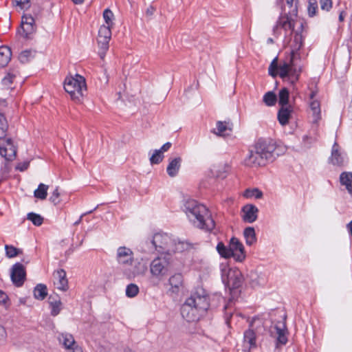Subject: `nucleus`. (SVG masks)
Wrapping results in <instances>:
<instances>
[{
  "mask_svg": "<svg viewBox=\"0 0 352 352\" xmlns=\"http://www.w3.org/2000/svg\"><path fill=\"white\" fill-rule=\"evenodd\" d=\"M279 147L271 139H259L254 148L249 151L244 160V164L248 167L257 168L272 162L280 155Z\"/></svg>",
  "mask_w": 352,
  "mask_h": 352,
  "instance_id": "f257e3e1",
  "label": "nucleus"
},
{
  "mask_svg": "<svg viewBox=\"0 0 352 352\" xmlns=\"http://www.w3.org/2000/svg\"><path fill=\"white\" fill-rule=\"evenodd\" d=\"M211 298L202 287L193 291L181 307V314L188 322L198 320L208 310Z\"/></svg>",
  "mask_w": 352,
  "mask_h": 352,
  "instance_id": "f03ea898",
  "label": "nucleus"
},
{
  "mask_svg": "<svg viewBox=\"0 0 352 352\" xmlns=\"http://www.w3.org/2000/svg\"><path fill=\"white\" fill-rule=\"evenodd\" d=\"M189 221L196 227L210 231L214 228L215 223L208 208L194 199L187 200L183 207Z\"/></svg>",
  "mask_w": 352,
  "mask_h": 352,
  "instance_id": "7ed1b4c3",
  "label": "nucleus"
},
{
  "mask_svg": "<svg viewBox=\"0 0 352 352\" xmlns=\"http://www.w3.org/2000/svg\"><path fill=\"white\" fill-rule=\"evenodd\" d=\"M115 259L120 265L123 275L129 279L143 275L147 270L145 264L140 262L135 263L133 250L126 246H120L117 248Z\"/></svg>",
  "mask_w": 352,
  "mask_h": 352,
  "instance_id": "20e7f679",
  "label": "nucleus"
},
{
  "mask_svg": "<svg viewBox=\"0 0 352 352\" xmlns=\"http://www.w3.org/2000/svg\"><path fill=\"white\" fill-rule=\"evenodd\" d=\"M221 279L224 285L231 291L232 296L238 294V292L234 290L241 287L244 280L242 273L239 270L236 268L232 269L227 266L221 268ZM232 298L224 306L225 319L228 324H229L230 319L233 316V311L232 309Z\"/></svg>",
  "mask_w": 352,
  "mask_h": 352,
  "instance_id": "39448f33",
  "label": "nucleus"
},
{
  "mask_svg": "<svg viewBox=\"0 0 352 352\" xmlns=\"http://www.w3.org/2000/svg\"><path fill=\"white\" fill-rule=\"evenodd\" d=\"M151 245L150 250H156L162 254H171L175 252H182L188 247V243H175L166 233L157 232L147 241Z\"/></svg>",
  "mask_w": 352,
  "mask_h": 352,
  "instance_id": "423d86ee",
  "label": "nucleus"
},
{
  "mask_svg": "<svg viewBox=\"0 0 352 352\" xmlns=\"http://www.w3.org/2000/svg\"><path fill=\"white\" fill-rule=\"evenodd\" d=\"M278 69V76L285 81L294 85L298 80L302 72L301 67L298 65L291 56L287 60L278 64V58L276 57L271 63L268 71Z\"/></svg>",
  "mask_w": 352,
  "mask_h": 352,
  "instance_id": "0eeeda50",
  "label": "nucleus"
},
{
  "mask_svg": "<svg viewBox=\"0 0 352 352\" xmlns=\"http://www.w3.org/2000/svg\"><path fill=\"white\" fill-rule=\"evenodd\" d=\"M64 89L73 100L80 102L84 92L87 91L85 79L79 74L67 76L64 82Z\"/></svg>",
  "mask_w": 352,
  "mask_h": 352,
  "instance_id": "6e6552de",
  "label": "nucleus"
},
{
  "mask_svg": "<svg viewBox=\"0 0 352 352\" xmlns=\"http://www.w3.org/2000/svg\"><path fill=\"white\" fill-rule=\"evenodd\" d=\"M171 264V254H162L151 261L150 264L151 274L157 278L165 276L170 271Z\"/></svg>",
  "mask_w": 352,
  "mask_h": 352,
  "instance_id": "1a4fd4ad",
  "label": "nucleus"
},
{
  "mask_svg": "<svg viewBox=\"0 0 352 352\" xmlns=\"http://www.w3.org/2000/svg\"><path fill=\"white\" fill-rule=\"evenodd\" d=\"M293 13L285 14L281 15L278 21L276 22V25L273 29L274 34L276 36L279 35L278 32V28H282L285 31L291 30L292 32H295L294 30L295 25L296 23L294 17H296L297 16V8H294L292 11Z\"/></svg>",
  "mask_w": 352,
  "mask_h": 352,
  "instance_id": "9d476101",
  "label": "nucleus"
},
{
  "mask_svg": "<svg viewBox=\"0 0 352 352\" xmlns=\"http://www.w3.org/2000/svg\"><path fill=\"white\" fill-rule=\"evenodd\" d=\"M36 30L34 19L30 14H23L18 34L26 39H30L35 34Z\"/></svg>",
  "mask_w": 352,
  "mask_h": 352,
  "instance_id": "9b49d317",
  "label": "nucleus"
},
{
  "mask_svg": "<svg viewBox=\"0 0 352 352\" xmlns=\"http://www.w3.org/2000/svg\"><path fill=\"white\" fill-rule=\"evenodd\" d=\"M25 269L21 263H16L12 267L10 277L15 286H22L25 280Z\"/></svg>",
  "mask_w": 352,
  "mask_h": 352,
  "instance_id": "f8f14e48",
  "label": "nucleus"
},
{
  "mask_svg": "<svg viewBox=\"0 0 352 352\" xmlns=\"http://www.w3.org/2000/svg\"><path fill=\"white\" fill-rule=\"evenodd\" d=\"M230 256L234 257L236 261L242 262L245 258L243 245L235 237L230 239Z\"/></svg>",
  "mask_w": 352,
  "mask_h": 352,
  "instance_id": "ddd939ff",
  "label": "nucleus"
},
{
  "mask_svg": "<svg viewBox=\"0 0 352 352\" xmlns=\"http://www.w3.org/2000/svg\"><path fill=\"white\" fill-rule=\"evenodd\" d=\"M168 285L170 286L168 293L171 294H178L184 288V276L181 273H175L168 279Z\"/></svg>",
  "mask_w": 352,
  "mask_h": 352,
  "instance_id": "4468645a",
  "label": "nucleus"
},
{
  "mask_svg": "<svg viewBox=\"0 0 352 352\" xmlns=\"http://www.w3.org/2000/svg\"><path fill=\"white\" fill-rule=\"evenodd\" d=\"M310 110L311 112V126L314 134L317 133L318 122L321 119L320 104L318 100H312L310 102Z\"/></svg>",
  "mask_w": 352,
  "mask_h": 352,
  "instance_id": "2eb2a0df",
  "label": "nucleus"
},
{
  "mask_svg": "<svg viewBox=\"0 0 352 352\" xmlns=\"http://www.w3.org/2000/svg\"><path fill=\"white\" fill-rule=\"evenodd\" d=\"M16 153L17 146L12 138L10 144L6 143L0 146V155L7 162L13 161L16 156Z\"/></svg>",
  "mask_w": 352,
  "mask_h": 352,
  "instance_id": "dca6fc26",
  "label": "nucleus"
},
{
  "mask_svg": "<svg viewBox=\"0 0 352 352\" xmlns=\"http://www.w3.org/2000/svg\"><path fill=\"white\" fill-rule=\"evenodd\" d=\"M110 27L111 26L103 25L100 28L98 31V45L104 50H107L109 48V42L111 36Z\"/></svg>",
  "mask_w": 352,
  "mask_h": 352,
  "instance_id": "f3484780",
  "label": "nucleus"
},
{
  "mask_svg": "<svg viewBox=\"0 0 352 352\" xmlns=\"http://www.w3.org/2000/svg\"><path fill=\"white\" fill-rule=\"evenodd\" d=\"M242 219L245 222L252 223L257 219L258 209L252 204H247L242 208Z\"/></svg>",
  "mask_w": 352,
  "mask_h": 352,
  "instance_id": "a211bd4d",
  "label": "nucleus"
},
{
  "mask_svg": "<svg viewBox=\"0 0 352 352\" xmlns=\"http://www.w3.org/2000/svg\"><path fill=\"white\" fill-rule=\"evenodd\" d=\"M9 124L6 116L0 113V146L3 144H10L11 137L8 135Z\"/></svg>",
  "mask_w": 352,
  "mask_h": 352,
  "instance_id": "6ab92c4d",
  "label": "nucleus"
},
{
  "mask_svg": "<svg viewBox=\"0 0 352 352\" xmlns=\"http://www.w3.org/2000/svg\"><path fill=\"white\" fill-rule=\"evenodd\" d=\"M54 284L56 287L61 291H66L68 289V281L66 278V272L60 269L54 272Z\"/></svg>",
  "mask_w": 352,
  "mask_h": 352,
  "instance_id": "aec40b11",
  "label": "nucleus"
},
{
  "mask_svg": "<svg viewBox=\"0 0 352 352\" xmlns=\"http://www.w3.org/2000/svg\"><path fill=\"white\" fill-rule=\"evenodd\" d=\"M293 108L292 106L281 107L278 111V120L282 126H285L288 124L291 118Z\"/></svg>",
  "mask_w": 352,
  "mask_h": 352,
  "instance_id": "412c9836",
  "label": "nucleus"
},
{
  "mask_svg": "<svg viewBox=\"0 0 352 352\" xmlns=\"http://www.w3.org/2000/svg\"><path fill=\"white\" fill-rule=\"evenodd\" d=\"M285 325L283 322H278L274 327L272 333L277 336V342L281 344H286L287 338L285 334Z\"/></svg>",
  "mask_w": 352,
  "mask_h": 352,
  "instance_id": "4be33fe9",
  "label": "nucleus"
},
{
  "mask_svg": "<svg viewBox=\"0 0 352 352\" xmlns=\"http://www.w3.org/2000/svg\"><path fill=\"white\" fill-rule=\"evenodd\" d=\"M329 160L332 164L336 166H342L344 163V156L339 151V146L336 142L333 145Z\"/></svg>",
  "mask_w": 352,
  "mask_h": 352,
  "instance_id": "5701e85b",
  "label": "nucleus"
},
{
  "mask_svg": "<svg viewBox=\"0 0 352 352\" xmlns=\"http://www.w3.org/2000/svg\"><path fill=\"white\" fill-rule=\"evenodd\" d=\"M181 163L182 158L180 157L170 160L166 168V172L170 177H174L177 175L181 167Z\"/></svg>",
  "mask_w": 352,
  "mask_h": 352,
  "instance_id": "b1692460",
  "label": "nucleus"
},
{
  "mask_svg": "<svg viewBox=\"0 0 352 352\" xmlns=\"http://www.w3.org/2000/svg\"><path fill=\"white\" fill-rule=\"evenodd\" d=\"M295 36L294 38V43L292 45V50L290 52V56L293 58L295 60L296 56L298 55V52L302 46V35L298 33V30H296Z\"/></svg>",
  "mask_w": 352,
  "mask_h": 352,
  "instance_id": "393cba45",
  "label": "nucleus"
},
{
  "mask_svg": "<svg viewBox=\"0 0 352 352\" xmlns=\"http://www.w3.org/2000/svg\"><path fill=\"white\" fill-rule=\"evenodd\" d=\"M12 52L8 46L0 47V68L6 67L11 60Z\"/></svg>",
  "mask_w": 352,
  "mask_h": 352,
  "instance_id": "a878e982",
  "label": "nucleus"
},
{
  "mask_svg": "<svg viewBox=\"0 0 352 352\" xmlns=\"http://www.w3.org/2000/svg\"><path fill=\"white\" fill-rule=\"evenodd\" d=\"M19 74V72L16 69H10L5 77L1 80L2 85L6 89H12V85Z\"/></svg>",
  "mask_w": 352,
  "mask_h": 352,
  "instance_id": "bb28decb",
  "label": "nucleus"
},
{
  "mask_svg": "<svg viewBox=\"0 0 352 352\" xmlns=\"http://www.w3.org/2000/svg\"><path fill=\"white\" fill-rule=\"evenodd\" d=\"M318 130L316 134H314L312 131V127L309 130L308 134L305 135L302 137V145L307 148H309L314 143L318 141Z\"/></svg>",
  "mask_w": 352,
  "mask_h": 352,
  "instance_id": "cd10ccee",
  "label": "nucleus"
},
{
  "mask_svg": "<svg viewBox=\"0 0 352 352\" xmlns=\"http://www.w3.org/2000/svg\"><path fill=\"white\" fill-rule=\"evenodd\" d=\"M49 304L51 308V314L54 316H57L61 310V301L58 297H49Z\"/></svg>",
  "mask_w": 352,
  "mask_h": 352,
  "instance_id": "c85d7f7f",
  "label": "nucleus"
},
{
  "mask_svg": "<svg viewBox=\"0 0 352 352\" xmlns=\"http://www.w3.org/2000/svg\"><path fill=\"white\" fill-rule=\"evenodd\" d=\"M342 185L345 186L349 193L352 194V173L344 172L340 176Z\"/></svg>",
  "mask_w": 352,
  "mask_h": 352,
  "instance_id": "c756f323",
  "label": "nucleus"
},
{
  "mask_svg": "<svg viewBox=\"0 0 352 352\" xmlns=\"http://www.w3.org/2000/svg\"><path fill=\"white\" fill-rule=\"evenodd\" d=\"M58 339L60 342H61L68 351L76 346V342L71 334L63 333L59 336Z\"/></svg>",
  "mask_w": 352,
  "mask_h": 352,
  "instance_id": "7c9ffc66",
  "label": "nucleus"
},
{
  "mask_svg": "<svg viewBox=\"0 0 352 352\" xmlns=\"http://www.w3.org/2000/svg\"><path fill=\"white\" fill-rule=\"evenodd\" d=\"M243 235L248 245H252L256 242V236L253 227H248L243 231Z\"/></svg>",
  "mask_w": 352,
  "mask_h": 352,
  "instance_id": "2f4dec72",
  "label": "nucleus"
},
{
  "mask_svg": "<svg viewBox=\"0 0 352 352\" xmlns=\"http://www.w3.org/2000/svg\"><path fill=\"white\" fill-rule=\"evenodd\" d=\"M244 341L245 343L249 344V350L256 346V335L253 330L248 329L244 333Z\"/></svg>",
  "mask_w": 352,
  "mask_h": 352,
  "instance_id": "473e14b6",
  "label": "nucleus"
},
{
  "mask_svg": "<svg viewBox=\"0 0 352 352\" xmlns=\"http://www.w3.org/2000/svg\"><path fill=\"white\" fill-rule=\"evenodd\" d=\"M47 287L43 284H38L34 290V296L38 300H43L47 296Z\"/></svg>",
  "mask_w": 352,
  "mask_h": 352,
  "instance_id": "72a5a7b5",
  "label": "nucleus"
},
{
  "mask_svg": "<svg viewBox=\"0 0 352 352\" xmlns=\"http://www.w3.org/2000/svg\"><path fill=\"white\" fill-rule=\"evenodd\" d=\"M36 52L32 50H26L23 51L19 56V60L22 63H26L34 58Z\"/></svg>",
  "mask_w": 352,
  "mask_h": 352,
  "instance_id": "f704fd0d",
  "label": "nucleus"
},
{
  "mask_svg": "<svg viewBox=\"0 0 352 352\" xmlns=\"http://www.w3.org/2000/svg\"><path fill=\"white\" fill-rule=\"evenodd\" d=\"M289 90L287 88H283L278 94V103L281 107H288Z\"/></svg>",
  "mask_w": 352,
  "mask_h": 352,
  "instance_id": "c9c22d12",
  "label": "nucleus"
},
{
  "mask_svg": "<svg viewBox=\"0 0 352 352\" xmlns=\"http://www.w3.org/2000/svg\"><path fill=\"white\" fill-rule=\"evenodd\" d=\"M48 186L44 184H40L36 190H34V195L40 199H45L47 195Z\"/></svg>",
  "mask_w": 352,
  "mask_h": 352,
  "instance_id": "e433bc0d",
  "label": "nucleus"
},
{
  "mask_svg": "<svg viewBox=\"0 0 352 352\" xmlns=\"http://www.w3.org/2000/svg\"><path fill=\"white\" fill-rule=\"evenodd\" d=\"M228 131H230V129L227 126L226 123L219 121L217 122L216 129H214L212 132L218 135L224 136L228 134Z\"/></svg>",
  "mask_w": 352,
  "mask_h": 352,
  "instance_id": "4c0bfd02",
  "label": "nucleus"
},
{
  "mask_svg": "<svg viewBox=\"0 0 352 352\" xmlns=\"http://www.w3.org/2000/svg\"><path fill=\"white\" fill-rule=\"evenodd\" d=\"M263 101L267 106H274L277 101L276 95L273 91H268L264 95Z\"/></svg>",
  "mask_w": 352,
  "mask_h": 352,
  "instance_id": "58836bf2",
  "label": "nucleus"
},
{
  "mask_svg": "<svg viewBox=\"0 0 352 352\" xmlns=\"http://www.w3.org/2000/svg\"><path fill=\"white\" fill-rule=\"evenodd\" d=\"M218 253L221 255V256L223 258H230V247H226L222 242L218 243L216 248Z\"/></svg>",
  "mask_w": 352,
  "mask_h": 352,
  "instance_id": "ea45409f",
  "label": "nucleus"
},
{
  "mask_svg": "<svg viewBox=\"0 0 352 352\" xmlns=\"http://www.w3.org/2000/svg\"><path fill=\"white\" fill-rule=\"evenodd\" d=\"M5 250L6 254L8 258H14L22 253V250L21 249H18L11 245H6Z\"/></svg>",
  "mask_w": 352,
  "mask_h": 352,
  "instance_id": "a19ab883",
  "label": "nucleus"
},
{
  "mask_svg": "<svg viewBox=\"0 0 352 352\" xmlns=\"http://www.w3.org/2000/svg\"><path fill=\"white\" fill-rule=\"evenodd\" d=\"M243 196L246 198L260 199L263 197V192L258 188L247 189L243 193Z\"/></svg>",
  "mask_w": 352,
  "mask_h": 352,
  "instance_id": "79ce46f5",
  "label": "nucleus"
},
{
  "mask_svg": "<svg viewBox=\"0 0 352 352\" xmlns=\"http://www.w3.org/2000/svg\"><path fill=\"white\" fill-rule=\"evenodd\" d=\"M27 219L32 222L34 226H39L43 223V218L38 214L30 212L28 214Z\"/></svg>",
  "mask_w": 352,
  "mask_h": 352,
  "instance_id": "37998d69",
  "label": "nucleus"
},
{
  "mask_svg": "<svg viewBox=\"0 0 352 352\" xmlns=\"http://www.w3.org/2000/svg\"><path fill=\"white\" fill-rule=\"evenodd\" d=\"M164 159L163 153L159 150L154 151L153 154L150 157V162L152 164H160Z\"/></svg>",
  "mask_w": 352,
  "mask_h": 352,
  "instance_id": "c03bdc74",
  "label": "nucleus"
},
{
  "mask_svg": "<svg viewBox=\"0 0 352 352\" xmlns=\"http://www.w3.org/2000/svg\"><path fill=\"white\" fill-rule=\"evenodd\" d=\"M139 292V287L133 283L129 284L126 289V295L129 298H133L137 296Z\"/></svg>",
  "mask_w": 352,
  "mask_h": 352,
  "instance_id": "a18cd8bd",
  "label": "nucleus"
},
{
  "mask_svg": "<svg viewBox=\"0 0 352 352\" xmlns=\"http://www.w3.org/2000/svg\"><path fill=\"white\" fill-rule=\"evenodd\" d=\"M318 9V4L316 0L309 1L308 5V14L309 16H314L316 14Z\"/></svg>",
  "mask_w": 352,
  "mask_h": 352,
  "instance_id": "49530a36",
  "label": "nucleus"
},
{
  "mask_svg": "<svg viewBox=\"0 0 352 352\" xmlns=\"http://www.w3.org/2000/svg\"><path fill=\"white\" fill-rule=\"evenodd\" d=\"M113 17V14L109 9L104 10L103 12V18L107 23V25L111 26L112 24Z\"/></svg>",
  "mask_w": 352,
  "mask_h": 352,
  "instance_id": "de8ad7c7",
  "label": "nucleus"
},
{
  "mask_svg": "<svg viewBox=\"0 0 352 352\" xmlns=\"http://www.w3.org/2000/svg\"><path fill=\"white\" fill-rule=\"evenodd\" d=\"M13 1L23 10H28L30 7V0H13Z\"/></svg>",
  "mask_w": 352,
  "mask_h": 352,
  "instance_id": "09e8293b",
  "label": "nucleus"
},
{
  "mask_svg": "<svg viewBox=\"0 0 352 352\" xmlns=\"http://www.w3.org/2000/svg\"><path fill=\"white\" fill-rule=\"evenodd\" d=\"M59 192L58 187H56V189L52 192L51 197H50V200L55 205L59 203Z\"/></svg>",
  "mask_w": 352,
  "mask_h": 352,
  "instance_id": "8fccbe9b",
  "label": "nucleus"
},
{
  "mask_svg": "<svg viewBox=\"0 0 352 352\" xmlns=\"http://www.w3.org/2000/svg\"><path fill=\"white\" fill-rule=\"evenodd\" d=\"M320 7L323 10L329 11L332 7L331 0H320Z\"/></svg>",
  "mask_w": 352,
  "mask_h": 352,
  "instance_id": "3c124183",
  "label": "nucleus"
},
{
  "mask_svg": "<svg viewBox=\"0 0 352 352\" xmlns=\"http://www.w3.org/2000/svg\"><path fill=\"white\" fill-rule=\"evenodd\" d=\"M155 11V8L153 6H149L146 10V16L148 18H151Z\"/></svg>",
  "mask_w": 352,
  "mask_h": 352,
  "instance_id": "603ef678",
  "label": "nucleus"
},
{
  "mask_svg": "<svg viewBox=\"0 0 352 352\" xmlns=\"http://www.w3.org/2000/svg\"><path fill=\"white\" fill-rule=\"evenodd\" d=\"M8 300V295L3 291L0 290V304H6Z\"/></svg>",
  "mask_w": 352,
  "mask_h": 352,
  "instance_id": "864d4df0",
  "label": "nucleus"
},
{
  "mask_svg": "<svg viewBox=\"0 0 352 352\" xmlns=\"http://www.w3.org/2000/svg\"><path fill=\"white\" fill-rule=\"evenodd\" d=\"M172 144L170 142L165 143L159 150L164 153V152L168 151L171 147Z\"/></svg>",
  "mask_w": 352,
  "mask_h": 352,
  "instance_id": "5fc2aeb1",
  "label": "nucleus"
},
{
  "mask_svg": "<svg viewBox=\"0 0 352 352\" xmlns=\"http://www.w3.org/2000/svg\"><path fill=\"white\" fill-rule=\"evenodd\" d=\"M6 331L5 328L0 325V341H3L6 338Z\"/></svg>",
  "mask_w": 352,
  "mask_h": 352,
  "instance_id": "6e6d98bb",
  "label": "nucleus"
},
{
  "mask_svg": "<svg viewBox=\"0 0 352 352\" xmlns=\"http://www.w3.org/2000/svg\"><path fill=\"white\" fill-rule=\"evenodd\" d=\"M28 166L29 162H23L21 164H19L17 168L21 171H23L28 168Z\"/></svg>",
  "mask_w": 352,
  "mask_h": 352,
  "instance_id": "4d7b16f0",
  "label": "nucleus"
},
{
  "mask_svg": "<svg viewBox=\"0 0 352 352\" xmlns=\"http://www.w3.org/2000/svg\"><path fill=\"white\" fill-rule=\"evenodd\" d=\"M287 4L291 8V10L289 12V13H293L292 11L294 10V8H296V6H294V0H286Z\"/></svg>",
  "mask_w": 352,
  "mask_h": 352,
  "instance_id": "13d9d810",
  "label": "nucleus"
},
{
  "mask_svg": "<svg viewBox=\"0 0 352 352\" xmlns=\"http://www.w3.org/2000/svg\"><path fill=\"white\" fill-rule=\"evenodd\" d=\"M69 352H82V351L80 347L76 345L74 347L72 348L70 350H69Z\"/></svg>",
  "mask_w": 352,
  "mask_h": 352,
  "instance_id": "bf43d9fd",
  "label": "nucleus"
},
{
  "mask_svg": "<svg viewBox=\"0 0 352 352\" xmlns=\"http://www.w3.org/2000/svg\"><path fill=\"white\" fill-rule=\"evenodd\" d=\"M269 74L272 76L276 77L277 75H278V69H272V70H271V72L269 71Z\"/></svg>",
  "mask_w": 352,
  "mask_h": 352,
  "instance_id": "052dcab7",
  "label": "nucleus"
},
{
  "mask_svg": "<svg viewBox=\"0 0 352 352\" xmlns=\"http://www.w3.org/2000/svg\"><path fill=\"white\" fill-rule=\"evenodd\" d=\"M346 228L349 232L350 235L352 236V220L346 225Z\"/></svg>",
  "mask_w": 352,
  "mask_h": 352,
  "instance_id": "680f3d73",
  "label": "nucleus"
},
{
  "mask_svg": "<svg viewBox=\"0 0 352 352\" xmlns=\"http://www.w3.org/2000/svg\"><path fill=\"white\" fill-rule=\"evenodd\" d=\"M346 13L344 11H342L339 14V21L340 22H342L344 19Z\"/></svg>",
  "mask_w": 352,
  "mask_h": 352,
  "instance_id": "e2e57ef3",
  "label": "nucleus"
},
{
  "mask_svg": "<svg viewBox=\"0 0 352 352\" xmlns=\"http://www.w3.org/2000/svg\"><path fill=\"white\" fill-rule=\"evenodd\" d=\"M100 51L99 52V55L100 56L101 58H104V56H105V52L107 50H104L100 46Z\"/></svg>",
  "mask_w": 352,
  "mask_h": 352,
  "instance_id": "0e129e2a",
  "label": "nucleus"
},
{
  "mask_svg": "<svg viewBox=\"0 0 352 352\" xmlns=\"http://www.w3.org/2000/svg\"><path fill=\"white\" fill-rule=\"evenodd\" d=\"M263 283H264L263 282L261 283L259 281L255 282L254 280H252V285L253 287H255V286H257V285H263Z\"/></svg>",
  "mask_w": 352,
  "mask_h": 352,
  "instance_id": "69168bd1",
  "label": "nucleus"
},
{
  "mask_svg": "<svg viewBox=\"0 0 352 352\" xmlns=\"http://www.w3.org/2000/svg\"><path fill=\"white\" fill-rule=\"evenodd\" d=\"M316 91H311V94H310V99H311V101H312V100H316L314 99V97H315V96H316Z\"/></svg>",
  "mask_w": 352,
  "mask_h": 352,
  "instance_id": "338daca9",
  "label": "nucleus"
},
{
  "mask_svg": "<svg viewBox=\"0 0 352 352\" xmlns=\"http://www.w3.org/2000/svg\"><path fill=\"white\" fill-rule=\"evenodd\" d=\"M75 4H81L84 0H72Z\"/></svg>",
  "mask_w": 352,
  "mask_h": 352,
  "instance_id": "774afa93",
  "label": "nucleus"
}]
</instances>
